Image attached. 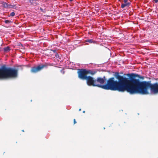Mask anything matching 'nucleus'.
Returning a JSON list of instances; mask_svg holds the SVG:
<instances>
[{"mask_svg":"<svg viewBox=\"0 0 158 158\" xmlns=\"http://www.w3.org/2000/svg\"><path fill=\"white\" fill-rule=\"evenodd\" d=\"M73 123H74V124H75L77 123V122L76 121V120H75V119H73Z\"/></svg>","mask_w":158,"mask_h":158,"instance_id":"15","label":"nucleus"},{"mask_svg":"<svg viewBox=\"0 0 158 158\" xmlns=\"http://www.w3.org/2000/svg\"><path fill=\"white\" fill-rule=\"evenodd\" d=\"M87 73L88 74H90L93 75L96 73L97 71H93L89 69H87Z\"/></svg>","mask_w":158,"mask_h":158,"instance_id":"7","label":"nucleus"},{"mask_svg":"<svg viewBox=\"0 0 158 158\" xmlns=\"http://www.w3.org/2000/svg\"><path fill=\"white\" fill-rule=\"evenodd\" d=\"M4 22L6 23H9L11 22V21L9 20H6Z\"/></svg>","mask_w":158,"mask_h":158,"instance_id":"12","label":"nucleus"},{"mask_svg":"<svg viewBox=\"0 0 158 158\" xmlns=\"http://www.w3.org/2000/svg\"><path fill=\"white\" fill-rule=\"evenodd\" d=\"M85 111H83V113H85Z\"/></svg>","mask_w":158,"mask_h":158,"instance_id":"19","label":"nucleus"},{"mask_svg":"<svg viewBox=\"0 0 158 158\" xmlns=\"http://www.w3.org/2000/svg\"><path fill=\"white\" fill-rule=\"evenodd\" d=\"M51 51H53L54 52H56V50H51Z\"/></svg>","mask_w":158,"mask_h":158,"instance_id":"17","label":"nucleus"},{"mask_svg":"<svg viewBox=\"0 0 158 158\" xmlns=\"http://www.w3.org/2000/svg\"><path fill=\"white\" fill-rule=\"evenodd\" d=\"M55 56L56 58H58L59 56V55L58 54H56L55 55Z\"/></svg>","mask_w":158,"mask_h":158,"instance_id":"14","label":"nucleus"},{"mask_svg":"<svg viewBox=\"0 0 158 158\" xmlns=\"http://www.w3.org/2000/svg\"><path fill=\"white\" fill-rule=\"evenodd\" d=\"M85 80H86L87 84L89 86H100L99 85L96 84L95 79H94V78L90 76H88Z\"/></svg>","mask_w":158,"mask_h":158,"instance_id":"5","label":"nucleus"},{"mask_svg":"<svg viewBox=\"0 0 158 158\" xmlns=\"http://www.w3.org/2000/svg\"><path fill=\"white\" fill-rule=\"evenodd\" d=\"M23 132H24V130H22V131Z\"/></svg>","mask_w":158,"mask_h":158,"instance_id":"22","label":"nucleus"},{"mask_svg":"<svg viewBox=\"0 0 158 158\" xmlns=\"http://www.w3.org/2000/svg\"><path fill=\"white\" fill-rule=\"evenodd\" d=\"M51 65L50 63H45L43 64H40L37 66H34L32 67L30 70L31 73H35L40 71L44 68H47L48 66H50Z\"/></svg>","mask_w":158,"mask_h":158,"instance_id":"3","label":"nucleus"},{"mask_svg":"<svg viewBox=\"0 0 158 158\" xmlns=\"http://www.w3.org/2000/svg\"><path fill=\"white\" fill-rule=\"evenodd\" d=\"M124 3H122L121 5V7L124 8L126 6H129L130 5L131 3L128 2V0H124Z\"/></svg>","mask_w":158,"mask_h":158,"instance_id":"6","label":"nucleus"},{"mask_svg":"<svg viewBox=\"0 0 158 158\" xmlns=\"http://www.w3.org/2000/svg\"><path fill=\"white\" fill-rule=\"evenodd\" d=\"M4 51L6 52H8L10 50V48L8 46L4 48Z\"/></svg>","mask_w":158,"mask_h":158,"instance_id":"8","label":"nucleus"},{"mask_svg":"<svg viewBox=\"0 0 158 158\" xmlns=\"http://www.w3.org/2000/svg\"><path fill=\"white\" fill-rule=\"evenodd\" d=\"M139 75L134 73L127 74L128 78L120 75L118 72L115 73V77L118 81L115 80L114 77L109 78L106 83L103 84L106 81L105 77L103 78L98 77L95 79L96 84L99 85L97 87L105 90L118 91L121 92L127 91L131 94L139 93L143 94H149L148 89L149 88L154 93H158V83L153 84L151 83V81H140L138 79H135Z\"/></svg>","mask_w":158,"mask_h":158,"instance_id":"1","label":"nucleus"},{"mask_svg":"<svg viewBox=\"0 0 158 158\" xmlns=\"http://www.w3.org/2000/svg\"><path fill=\"white\" fill-rule=\"evenodd\" d=\"M78 77L81 79L85 80L87 77V69H79L77 71Z\"/></svg>","mask_w":158,"mask_h":158,"instance_id":"4","label":"nucleus"},{"mask_svg":"<svg viewBox=\"0 0 158 158\" xmlns=\"http://www.w3.org/2000/svg\"><path fill=\"white\" fill-rule=\"evenodd\" d=\"M15 15V13L14 12H12L10 14V16H14Z\"/></svg>","mask_w":158,"mask_h":158,"instance_id":"13","label":"nucleus"},{"mask_svg":"<svg viewBox=\"0 0 158 158\" xmlns=\"http://www.w3.org/2000/svg\"><path fill=\"white\" fill-rule=\"evenodd\" d=\"M85 41L86 42H89L90 43H92L94 42L93 40L92 39L87 40Z\"/></svg>","mask_w":158,"mask_h":158,"instance_id":"10","label":"nucleus"},{"mask_svg":"<svg viewBox=\"0 0 158 158\" xmlns=\"http://www.w3.org/2000/svg\"><path fill=\"white\" fill-rule=\"evenodd\" d=\"M2 5L5 8H8V5L7 3L6 2H3L2 3Z\"/></svg>","mask_w":158,"mask_h":158,"instance_id":"9","label":"nucleus"},{"mask_svg":"<svg viewBox=\"0 0 158 158\" xmlns=\"http://www.w3.org/2000/svg\"><path fill=\"white\" fill-rule=\"evenodd\" d=\"M155 3H157L158 2V0H153Z\"/></svg>","mask_w":158,"mask_h":158,"instance_id":"16","label":"nucleus"},{"mask_svg":"<svg viewBox=\"0 0 158 158\" xmlns=\"http://www.w3.org/2000/svg\"><path fill=\"white\" fill-rule=\"evenodd\" d=\"M18 70L11 68H7L5 66L0 68V79H7L17 77Z\"/></svg>","mask_w":158,"mask_h":158,"instance_id":"2","label":"nucleus"},{"mask_svg":"<svg viewBox=\"0 0 158 158\" xmlns=\"http://www.w3.org/2000/svg\"><path fill=\"white\" fill-rule=\"evenodd\" d=\"M81 108L79 109V111H81Z\"/></svg>","mask_w":158,"mask_h":158,"instance_id":"18","label":"nucleus"},{"mask_svg":"<svg viewBox=\"0 0 158 158\" xmlns=\"http://www.w3.org/2000/svg\"><path fill=\"white\" fill-rule=\"evenodd\" d=\"M63 74H64V71H63Z\"/></svg>","mask_w":158,"mask_h":158,"instance_id":"20","label":"nucleus"},{"mask_svg":"<svg viewBox=\"0 0 158 158\" xmlns=\"http://www.w3.org/2000/svg\"><path fill=\"white\" fill-rule=\"evenodd\" d=\"M15 6V5H11L10 4L8 5V8H14Z\"/></svg>","mask_w":158,"mask_h":158,"instance_id":"11","label":"nucleus"},{"mask_svg":"<svg viewBox=\"0 0 158 158\" xmlns=\"http://www.w3.org/2000/svg\"><path fill=\"white\" fill-rule=\"evenodd\" d=\"M73 0H69V1L70 2H71L72 1H73Z\"/></svg>","mask_w":158,"mask_h":158,"instance_id":"21","label":"nucleus"}]
</instances>
